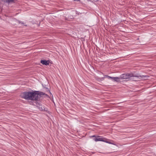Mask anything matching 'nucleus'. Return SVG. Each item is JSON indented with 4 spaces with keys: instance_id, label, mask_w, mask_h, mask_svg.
<instances>
[{
    "instance_id": "obj_1",
    "label": "nucleus",
    "mask_w": 156,
    "mask_h": 156,
    "mask_svg": "<svg viewBox=\"0 0 156 156\" xmlns=\"http://www.w3.org/2000/svg\"><path fill=\"white\" fill-rule=\"evenodd\" d=\"M39 96L37 91L24 92L21 94L22 98L27 100H37Z\"/></svg>"
},
{
    "instance_id": "obj_2",
    "label": "nucleus",
    "mask_w": 156,
    "mask_h": 156,
    "mask_svg": "<svg viewBox=\"0 0 156 156\" xmlns=\"http://www.w3.org/2000/svg\"><path fill=\"white\" fill-rule=\"evenodd\" d=\"M136 77L138 78H141V76H138L137 74H135L133 73H128L122 74L119 77H118V82L120 81L121 79L130 80L132 79L133 77Z\"/></svg>"
},
{
    "instance_id": "obj_3",
    "label": "nucleus",
    "mask_w": 156,
    "mask_h": 156,
    "mask_svg": "<svg viewBox=\"0 0 156 156\" xmlns=\"http://www.w3.org/2000/svg\"><path fill=\"white\" fill-rule=\"evenodd\" d=\"M94 140L96 142L98 141H102L109 144H112L111 142H109L108 141H107L106 139H105L104 138H103L102 137L100 136H98L97 137H95L94 138Z\"/></svg>"
},
{
    "instance_id": "obj_4",
    "label": "nucleus",
    "mask_w": 156,
    "mask_h": 156,
    "mask_svg": "<svg viewBox=\"0 0 156 156\" xmlns=\"http://www.w3.org/2000/svg\"><path fill=\"white\" fill-rule=\"evenodd\" d=\"M41 62L43 65H48L50 63V61L48 60H41Z\"/></svg>"
},
{
    "instance_id": "obj_5",
    "label": "nucleus",
    "mask_w": 156,
    "mask_h": 156,
    "mask_svg": "<svg viewBox=\"0 0 156 156\" xmlns=\"http://www.w3.org/2000/svg\"><path fill=\"white\" fill-rule=\"evenodd\" d=\"M105 78H106L108 79H111L112 80H114L115 81H116L117 80V77H112L107 75L105 76Z\"/></svg>"
},
{
    "instance_id": "obj_6",
    "label": "nucleus",
    "mask_w": 156,
    "mask_h": 156,
    "mask_svg": "<svg viewBox=\"0 0 156 156\" xmlns=\"http://www.w3.org/2000/svg\"><path fill=\"white\" fill-rule=\"evenodd\" d=\"M6 2H12L13 0H5Z\"/></svg>"
},
{
    "instance_id": "obj_7",
    "label": "nucleus",
    "mask_w": 156,
    "mask_h": 156,
    "mask_svg": "<svg viewBox=\"0 0 156 156\" xmlns=\"http://www.w3.org/2000/svg\"><path fill=\"white\" fill-rule=\"evenodd\" d=\"M92 137H94V136H93Z\"/></svg>"
}]
</instances>
